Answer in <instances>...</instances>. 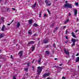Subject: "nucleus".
I'll return each mask as SVG.
<instances>
[{
  "label": "nucleus",
  "mask_w": 79,
  "mask_h": 79,
  "mask_svg": "<svg viewBox=\"0 0 79 79\" xmlns=\"http://www.w3.org/2000/svg\"><path fill=\"white\" fill-rule=\"evenodd\" d=\"M68 30L67 29L65 31V34H68Z\"/></svg>",
  "instance_id": "24"
},
{
  "label": "nucleus",
  "mask_w": 79,
  "mask_h": 79,
  "mask_svg": "<svg viewBox=\"0 0 79 79\" xmlns=\"http://www.w3.org/2000/svg\"><path fill=\"white\" fill-rule=\"evenodd\" d=\"M54 60H57V59H56V58H55V59H54Z\"/></svg>",
  "instance_id": "52"
},
{
  "label": "nucleus",
  "mask_w": 79,
  "mask_h": 79,
  "mask_svg": "<svg viewBox=\"0 0 79 79\" xmlns=\"http://www.w3.org/2000/svg\"><path fill=\"white\" fill-rule=\"evenodd\" d=\"M69 21V19H68L66 21H64V24H66V23H68Z\"/></svg>",
  "instance_id": "8"
},
{
  "label": "nucleus",
  "mask_w": 79,
  "mask_h": 79,
  "mask_svg": "<svg viewBox=\"0 0 79 79\" xmlns=\"http://www.w3.org/2000/svg\"><path fill=\"white\" fill-rule=\"evenodd\" d=\"M3 35H4V34H1V35H0V39H2V38H3Z\"/></svg>",
  "instance_id": "14"
},
{
  "label": "nucleus",
  "mask_w": 79,
  "mask_h": 79,
  "mask_svg": "<svg viewBox=\"0 0 79 79\" xmlns=\"http://www.w3.org/2000/svg\"><path fill=\"white\" fill-rule=\"evenodd\" d=\"M34 60H35V59H34L33 61H32V62H31L32 63H33V62H34Z\"/></svg>",
  "instance_id": "47"
},
{
  "label": "nucleus",
  "mask_w": 79,
  "mask_h": 79,
  "mask_svg": "<svg viewBox=\"0 0 79 79\" xmlns=\"http://www.w3.org/2000/svg\"><path fill=\"white\" fill-rule=\"evenodd\" d=\"M46 16H47V14H45L44 15V17H45Z\"/></svg>",
  "instance_id": "42"
},
{
  "label": "nucleus",
  "mask_w": 79,
  "mask_h": 79,
  "mask_svg": "<svg viewBox=\"0 0 79 79\" xmlns=\"http://www.w3.org/2000/svg\"><path fill=\"white\" fill-rule=\"evenodd\" d=\"M68 42H69V41H68V40H67V41L65 42V43H68Z\"/></svg>",
  "instance_id": "46"
},
{
  "label": "nucleus",
  "mask_w": 79,
  "mask_h": 79,
  "mask_svg": "<svg viewBox=\"0 0 79 79\" xmlns=\"http://www.w3.org/2000/svg\"><path fill=\"white\" fill-rule=\"evenodd\" d=\"M36 5V3H35V4L31 6V7L32 8H34L35 7Z\"/></svg>",
  "instance_id": "13"
},
{
  "label": "nucleus",
  "mask_w": 79,
  "mask_h": 79,
  "mask_svg": "<svg viewBox=\"0 0 79 79\" xmlns=\"http://www.w3.org/2000/svg\"><path fill=\"white\" fill-rule=\"evenodd\" d=\"M2 67V65H0V69L1 68V67Z\"/></svg>",
  "instance_id": "54"
},
{
  "label": "nucleus",
  "mask_w": 79,
  "mask_h": 79,
  "mask_svg": "<svg viewBox=\"0 0 79 79\" xmlns=\"http://www.w3.org/2000/svg\"><path fill=\"white\" fill-rule=\"evenodd\" d=\"M12 10H16V9L14 8H12Z\"/></svg>",
  "instance_id": "43"
},
{
  "label": "nucleus",
  "mask_w": 79,
  "mask_h": 79,
  "mask_svg": "<svg viewBox=\"0 0 79 79\" xmlns=\"http://www.w3.org/2000/svg\"><path fill=\"white\" fill-rule=\"evenodd\" d=\"M32 68L33 69H35V67L34 66H32Z\"/></svg>",
  "instance_id": "37"
},
{
  "label": "nucleus",
  "mask_w": 79,
  "mask_h": 79,
  "mask_svg": "<svg viewBox=\"0 0 79 79\" xmlns=\"http://www.w3.org/2000/svg\"><path fill=\"white\" fill-rule=\"evenodd\" d=\"M0 59H3V58L2 57H3V56H0Z\"/></svg>",
  "instance_id": "31"
},
{
  "label": "nucleus",
  "mask_w": 79,
  "mask_h": 79,
  "mask_svg": "<svg viewBox=\"0 0 79 79\" xmlns=\"http://www.w3.org/2000/svg\"><path fill=\"white\" fill-rule=\"evenodd\" d=\"M48 40H44V43H45V44H47L48 43Z\"/></svg>",
  "instance_id": "17"
},
{
  "label": "nucleus",
  "mask_w": 79,
  "mask_h": 79,
  "mask_svg": "<svg viewBox=\"0 0 79 79\" xmlns=\"http://www.w3.org/2000/svg\"><path fill=\"white\" fill-rule=\"evenodd\" d=\"M11 23H8L7 24L8 26H10V24H11Z\"/></svg>",
  "instance_id": "45"
},
{
  "label": "nucleus",
  "mask_w": 79,
  "mask_h": 79,
  "mask_svg": "<svg viewBox=\"0 0 79 79\" xmlns=\"http://www.w3.org/2000/svg\"><path fill=\"white\" fill-rule=\"evenodd\" d=\"M42 15V11H41L39 14V18L41 17V15Z\"/></svg>",
  "instance_id": "19"
},
{
  "label": "nucleus",
  "mask_w": 79,
  "mask_h": 79,
  "mask_svg": "<svg viewBox=\"0 0 79 79\" xmlns=\"http://www.w3.org/2000/svg\"><path fill=\"white\" fill-rule=\"evenodd\" d=\"M20 26V23H18L17 24L16 28H18V27H19Z\"/></svg>",
  "instance_id": "11"
},
{
  "label": "nucleus",
  "mask_w": 79,
  "mask_h": 79,
  "mask_svg": "<svg viewBox=\"0 0 79 79\" xmlns=\"http://www.w3.org/2000/svg\"><path fill=\"white\" fill-rule=\"evenodd\" d=\"M73 11H74V14L75 16H77V10L75 8H74L73 9Z\"/></svg>",
  "instance_id": "5"
},
{
  "label": "nucleus",
  "mask_w": 79,
  "mask_h": 79,
  "mask_svg": "<svg viewBox=\"0 0 79 79\" xmlns=\"http://www.w3.org/2000/svg\"><path fill=\"white\" fill-rule=\"evenodd\" d=\"M5 29H6V30H7V28H5Z\"/></svg>",
  "instance_id": "57"
},
{
  "label": "nucleus",
  "mask_w": 79,
  "mask_h": 79,
  "mask_svg": "<svg viewBox=\"0 0 79 79\" xmlns=\"http://www.w3.org/2000/svg\"><path fill=\"white\" fill-rule=\"evenodd\" d=\"M10 10V9H8L7 10V11H8V10Z\"/></svg>",
  "instance_id": "55"
},
{
  "label": "nucleus",
  "mask_w": 79,
  "mask_h": 79,
  "mask_svg": "<svg viewBox=\"0 0 79 79\" xmlns=\"http://www.w3.org/2000/svg\"><path fill=\"white\" fill-rule=\"evenodd\" d=\"M50 74V73H46L43 75V77H46L48 76Z\"/></svg>",
  "instance_id": "4"
},
{
  "label": "nucleus",
  "mask_w": 79,
  "mask_h": 79,
  "mask_svg": "<svg viewBox=\"0 0 79 79\" xmlns=\"http://www.w3.org/2000/svg\"><path fill=\"white\" fill-rule=\"evenodd\" d=\"M54 26V23H52L51 26L50 27H53Z\"/></svg>",
  "instance_id": "25"
},
{
  "label": "nucleus",
  "mask_w": 79,
  "mask_h": 79,
  "mask_svg": "<svg viewBox=\"0 0 79 79\" xmlns=\"http://www.w3.org/2000/svg\"><path fill=\"white\" fill-rule=\"evenodd\" d=\"M71 41L73 42V44L71 45V46H74L76 44L75 42H76V40L74 39H72L71 40Z\"/></svg>",
  "instance_id": "3"
},
{
  "label": "nucleus",
  "mask_w": 79,
  "mask_h": 79,
  "mask_svg": "<svg viewBox=\"0 0 79 79\" xmlns=\"http://www.w3.org/2000/svg\"><path fill=\"white\" fill-rule=\"evenodd\" d=\"M56 68H58V67H56Z\"/></svg>",
  "instance_id": "62"
},
{
  "label": "nucleus",
  "mask_w": 79,
  "mask_h": 79,
  "mask_svg": "<svg viewBox=\"0 0 79 79\" xmlns=\"http://www.w3.org/2000/svg\"><path fill=\"white\" fill-rule=\"evenodd\" d=\"M79 56V54L78 53L76 55V56Z\"/></svg>",
  "instance_id": "44"
},
{
  "label": "nucleus",
  "mask_w": 79,
  "mask_h": 79,
  "mask_svg": "<svg viewBox=\"0 0 79 79\" xmlns=\"http://www.w3.org/2000/svg\"><path fill=\"white\" fill-rule=\"evenodd\" d=\"M13 21H14V20H12V22H11V23H13Z\"/></svg>",
  "instance_id": "50"
},
{
  "label": "nucleus",
  "mask_w": 79,
  "mask_h": 79,
  "mask_svg": "<svg viewBox=\"0 0 79 79\" xmlns=\"http://www.w3.org/2000/svg\"><path fill=\"white\" fill-rule=\"evenodd\" d=\"M45 2L46 4H47V3H48V1H47V0H46Z\"/></svg>",
  "instance_id": "33"
},
{
  "label": "nucleus",
  "mask_w": 79,
  "mask_h": 79,
  "mask_svg": "<svg viewBox=\"0 0 79 79\" xmlns=\"http://www.w3.org/2000/svg\"><path fill=\"white\" fill-rule=\"evenodd\" d=\"M65 38H66V39H67V40L68 39V36H65Z\"/></svg>",
  "instance_id": "34"
},
{
  "label": "nucleus",
  "mask_w": 79,
  "mask_h": 79,
  "mask_svg": "<svg viewBox=\"0 0 79 79\" xmlns=\"http://www.w3.org/2000/svg\"><path fill=\"white\" fill-rule=\"evenodd\" d=\"M2 0H0V2H1V1H2Z\"/></svg>",
  "instance_id": "64"
},
{
  "label": "nucleus",
  "mask_w": 79,
  "mask_h": 79,
  "mask_svg": "<svg viewBox=\"0 0 79 79\" xmlns=\"http://www.w3.org/2000/svg\"><path fill=\"white\" fill-rule=\"evenodd\" d=\"M32 23V20H29V24H31Z\"/></svg>",
  "instance_id": "22"
},
{
  "label": "nucleus",
  "mask_w": 79,
  "mask_h": 79,
  "mask_svg": "<svg viewBox=\"0 0 79 79\" xmlns=\"http://www.w3.org/2000/svg\"><path fill=\"white\" fill-rule=\"evenodd\" d=\"M24 70L25 71H27H27H28V68L24 69Z\"/></svg>",
  "instance_id": "20"
},
{
  "label": "nucleus",
  "mask_w": 79,
  "mask_h": 79,
  "mask_svg": "<svg viewBox=\"0 0 79 79\" xmlns=\"http://www.w3.org/2000/svg\"><path fill=\"white\" fill-rule=\"evenodd\" d=\"M76 62H78L79 61V57H78L77 58H76Z\"/></svg>",
  "instance_id": "15"
},
{
  "label": "nucleus",
  "mask_w": 79,
  "mask_h": 79,
  "mask_svg": "<svg viewBox=\"0 0 79 79\" xmlns=\"http://www.w3.org/2000/svg\"><path fill=\"white\" fill-rule=\"evenodd\" d=\"M77 30H76V31H75V32H76V33L77 32Z\"/></svg>",
  "instance_id": "61"
},
{
  "label": "nucleus",
  "mask_w": 79,
  "mask_h": 79,
  "mask_svg": "<svg viewBox=\"0 0 79 79\" xmlns=\"http://www.w3.org/2000/svg\"><path fill=\"white\" fill-rule=\"evenodd\" d=\"M37 68L38 69L37 71V72L38 73V74L39 75L40 74V73H41V72L42 70V67H37Z\"/></svg>",
  "instance_id": "2"
},
{
  "label": "nucleus",
  "mask_w": 79,
  "mask_h": 79,
  "mask_svg": "<svg viewBox=\"0 0 79 79\" xmlns=\"http://www.w3.org/2000/svg\"><path fill=\"white\" fill-rule=\"evenodd\" d=\"M53 47H54V48H55V43L53 44Z\"/></svg>",
  "instance_id": "32"
},
{
  "label": "nucleus",
  "mask_w": 79,
  "mask_h": 79,
  "mask_svg": "<svg viewBox=\"0 0 79 79\" xmlns=\"http://www.w3.org/2000/svg\"><path fill=\"white\" fill-rule=\"evenodd\" d=\"M5 27V25H3V26H2V28H4Z\"/></svg>",
  "instance_id": "38"
},
{
  "label": "nucleus",
  "mask_w": 79,
  "mask_h": 79,
  "mask_svg": "<svg viewBox=\"0 0 79 79\" xmlns=\"http://www.w3.org/2000/svg\"><path fill=\"white\" fill-rule=\"evenodd\" d=\"M51 5V3L48 4L47 6H50Z\"/></svg>",
  "instance_id": "39"
},
{
  "label": "nucleus",
  "mask_w": 79,
  "mask_h": 79,
  "mask_svg": "<svg viewBox=\"0 0 79 79\" xmlns=\"http://www.w3.org/2000/svg\"><path fill=\"white\" fill-rule=\"evenodd\" d=\"M4 28L2 27V28L1 29V31H3V32L4 31H5V30H4Z\"/></svg>",
  "instance_id": "26"
},
{
  "label": "nucleus",
  "mask_w": 79,
  "mask_h": 79,
  "mask_svg": "<svg viewBox=\"0 0 79 79\" xmlns=\"http://www.w3.org/2000/svg\"><path fill=\"white\" fill-rule=\"evenodd\" d=\"M66 26H63V29H64L65 28H66Z\"/></svg>",
  "instance_id": "40"
},
{
  "label": "nucleus",
  "mask_w": 79,
  "mask_h": 79,
  "mask_svg": "<svg viewBox=\"0 0 79 79\" xmlns=\"http://www.w3.org/2000/svg\"><path fill=\"white\" fill-rule=\"evenodd\" d=\"M65 3H68V1H65Z\"/></svg>",
  "instance_id": "59"
},
{
  "label": "nucleus",
  "mask_w": 79,
  "mask_h": 79,
  "mask_svg": "<svg viewBox=\"0 0 79 79\" xmlns=\"http://www.w3.org/2000/svg\"><path fill=\"white\" fill-rule=\"evenodd\" d=\"M47 11H48V12L49 14V15H50V11H49V10H47Z\"/></svg>",
  "instance_id": "35"
},
{
  "label": "nucleus",
  "mask_w": 79,
  "mask_h": 79,
  "mask_svg": "<svg viewBox=\"0 0 79 79\" xmlns=\"http://www.w3.org/2000/svg\"><path fill=\"white\" fill-rule=\"evenodd\" d=\"M72 35L73 37H74L75 38H76V36H75V35H74V32H72Z\"/></svg>",
  "instance_id": "10"
},
{
  "label": "nucleus",
  "mask_w": 79,
  "mask_h": 79,
  "mask_svg": "<svg viewBox=\"0 0 79 79\" xmlns=\"http://www.w3.org/2000/svg\"><path fill=\"white\" fill-rule=\"evenodd\" d=\"M19 56L20 57H21L22 56H23V52L22 51H20L18 53Z\"/></svg>",
  "instance_id": "7"
},
{
  "label": "nucleus",
  "mask_w": 79,
  "mask_h": 79,
  "mask_svg": "<svg viewBox=\"0 0 79 79\" xmlns=\"http://www.w3.org/2000/svg\"><path fill=\"white\" fill-rule=\"evenodd\" d=\"M64 8H72V4H70L69 3H67L64 5Z\"/></svg>",
  "instance_id": "1"
},
{
  "label": "nucleus",
  "mask_w": 79,
  "mask_h": 79,
  "mask_svg": "<svg viewBox=\"0 0 79 79\" xmlns=\"http://www.w3.org/2000/svg\"><path fill=\"white\" fill-rule=\"evenodd\" d=\"M39 3H43V2H42L41 0H40L39 1Z\"/></svg>",
  "instance_id": "30"
},
{
  "label": "nucleus",
  "mask_w": 79,
  "mask_h": 79,
  "mask_svg": "<svg viewBox=\"0 0 79 79\" xmlns=\"http://www.w3.org/2000/svg\"><path fill=\"white\" fill-rule=\"evenodd\" d=\"M1 51H2V50H0V52H1Z\"/></svg>",
  "instance_id": "63"
},
{
  "label": "nucleus",
  "mask_w": 79,
  "mask_h": 79,
  "mask_svg": "<svg viewBox=\"0 0 79 79\" xmlns=\"http://www.w3.org/2000/svg\"><path fill=\"white\" fill-rule=\"evenodd\" d=\"M33 26H35V27H36L38 25H37V23H35L33 24Z\"/></svg>",
  "instance_id": "23"
},
{
  "label": "nucleus",
  "mask_w": 79,
  "mask_h": 79,
  "mask_svg": "<svg viewBox=\"0 0 79 79\" xmlns=\"http://www.w3.org/2000/svg\"><path fill=\"white\" fill-rule=\"evenodd\" d=\"M75 4L77 6H78V5H79L78 2H75Z\"/></svg>",
  "instance_id": "28"
},
{
  "label": "nucleus",
  "mask_w": 79,
  "mask_h": 79,
  "mask_svg": "<svg viewBox=\"0 0 79 79\" xmlns=\"http://www.w3.org/2000/svg\"><path fill=\"white\" fill-rule=\"evenodd\" d=\"M58 29V27L56 28L53 31V32H56V31Z\"/></svg>",
  "instance_id": "9"
},
{
  "label": "nucleus",
  "mask_w": 79,
  "mask_h": 79,
  "mask_svg": "<svg viewBox=\"0 0 79 79\" xmlns=\"http://www.w3.org/2000/svg\"><path fill=\"white\" fill-rule=\"evenodd\" d=\"M28 33L29 34H31V31H28Z\"/></svg>",
  "instance_id": "36"
},
{
  "label": "nucleus",
  "mask_w": 79,
  "mask_h": 79,
  "mask_svg": "<svg viewBox=\"0 0 79 79\" xmlns=\"http://www.w3.org/2000/svg\"><path fill=\"white\" fill-rule=\"evenodd\" d=\"M31 48H32V51L33 52V51L34 50V49L35 48L34 46H32L31 47Z\"/></svg>",
  "instance_id": "21"
},
{
  "label": "nucleus",
  "mask_w": 79,
  "mask_h": 79,
  "mask_svg": "<svg viewBox=\"0 0 79 79\" xmlns=\"http://www.w3.org/2000/svg\"><path fill=\"white\" fill-rule=\"evenodd\" d=\"M69 16H71V14H70V13H69Z\"/></svg>",
  "instance_id": "48"
},
{
  "label": "nucleus",
  "mask_w": 79,
  "mask_h": 79,
  "mask_svg": "<svg viewBox=\"0 0 79 79\" xmlns=\"http://www.w3.org/2000/svg\"><path fill=\"white\" fill-rule=\"evenodd\" d=\"M13 79H16V77H15V76H14L13 77Z\"/></svg>",
  "instance_id": "41"
},
{
  "label": "nucleus",
  "mask_w": 79,
  "mask_h": 79,
  "mask_svg": "<svg viewBox=\"0 0 79 79\" xmlns=\"http://www.w3.org/2000/svg\"><path fill=\"white\" fill-rule=\"evenodd\" d=\"M59 69H61V67H59Z\"/></svg>",
  "instance_id": "60"
},
{
  "label": "nucleus",
  "mask_w": 79,
  "mask_h": 79,
  "mask_svg": "<svg viewBox=\"0 0 79 79\" xmlns=\"http://www.w3.org/2000/svg\"><path fill=\"white\" fill-rule=\"evenodd\" d=\"M35 35H36V34H35L34 35V36H35Z\"/></svg>",
  "instance_id": "53"
},
{
  "label": "nucleus",
  "mask_w": 79,
  "mask_h": 79,
  "mask_svg": "<svg viewBox=\"0 0 79 79\" xmlns=\"http://www.w3.org/2000/svg\"><path fill=\"white\" fill-rule=\"evenodd\" d=\"M34 42V41H31L28 44H33Z\"/></svg>",
  "instance_id": "18"
},
{
  "label": "nucleus",
  "mask_w": 79,
  "mask_h": 79,
  "mask_svg": "<svg viewBox=\"0 0 79 79\" xmlns=\"http://www.w3.org/2000/svg\"><path fill=\"white\" fill-rule=\"evenodd\" d=\"M30 64H31V63H27V66H30Z\"/></svg>",
  "instance_id": "27"
},
{
  "label": "nucleus",
  "mask_w": 79,
  "mask_h": 79,
  "mask_svg": "<svg viewBox=\"0 0 79 79\" xmlns=\"http://www.w3.org/2000/svg\"><path fill=\"white\" fill-rule=\"evenodd\" d=\"M62 79H65V77H62Z\"/></svg>",
  "instance_id": "49"
},
{
  "label": "nucleus",
  "mask_w": 79,
  "mask_h": 79,
  "mask_svg": "<svg viewBox=\"0 0 79 79\" xmlns=\"http://www.w3.org/2000/svg\"><path fill=\"white\" fill-rule=\"evenodd\" d=\"M64 52L65 53L67 54V55H69V51H68V50H67L66 49H64Z\"/></svg>",
  "instance_id": "6"
},
{
  "label": "nucleus",
  "mask_w": 79,
  "mask_h": 79,
  "mask_svg": "<svg viewBox=\"0 0 79 79\" xmlns=\"http://www.w3.org/2000/svg\"><path fill=\"white\" fill-rule=\"evenodd\" d=\"M2 21L3 22V21H4V17H2Z\"/></svg>",
  "instance_id": "29"
},
{
  "label": "nucleus",
  "mask_w": 79,
  "mask_h": 79,
  "mask_svg": "<svg viewBox=\"0 0 79 79\" xmlns=\"http://www.w3.org/2000/svg\"><path fill=\"white\" fill-rule=\"evenodd\" d=\"M40 61H41V58H40L38 60V64H40Z\"/></svg>",
  "instance_id": "12"
},
{
  "label": "nucleus",
  "mask_w": 79,
  "mask_h": 79,
  "mask_svg": "<svg viewBox=\"0 0 79 79\" xmlns=\"http://www.w3.org/2000/svg\"><path fill=\"white\" fill-rule=\"evenodd\" d=\"M47 79H51L50 78H48Z\"/></svg>",
  "instance_id": "51"
},
{
  "label": "nucleus",
  "mask_w": 79,
  "mask_h": 79,
  "mask_svg": "<svg viewBox=\"0 0 79 79\" xmlns=\"http://www.w3.org/2000/svg\"><path fill=\"white\" fill-rule=\"evenodd\" d=\"M61 65H62V64H59V66H61Z\"/></svg>",
  "instance_id": "56"
},
{
  "label": "nucleus",
  "mask_w": 79,
  "mask_h": 79,
  "mask_svg": "<svg viewBox=\"0 0 79 79\" xmlns=\"http://www.w3.org/2000/svg\"><path fill=\"white\" fill-rule=\"evenodd\" d=\"M12 57H13V56L12 55H11V58H12Z\"/></svg>",
  "instance_id": "58"
},
{
  "label": "nucleus",
  "mask_w": 79,
  "mask_h": 79,
  "mask_svg": "<svg viewBox=\"0 0 79 79\" xmlns=\"http://www.w3.org/2000/svg\"><path fill=\"white\" fill-rule=\"evenodd\" d=\"M46 54H47V55H49V54H50V52H48V51H46L45 52V55H46Z\"/></svg>",
  "instance_id": "16"
}]
</instances>
